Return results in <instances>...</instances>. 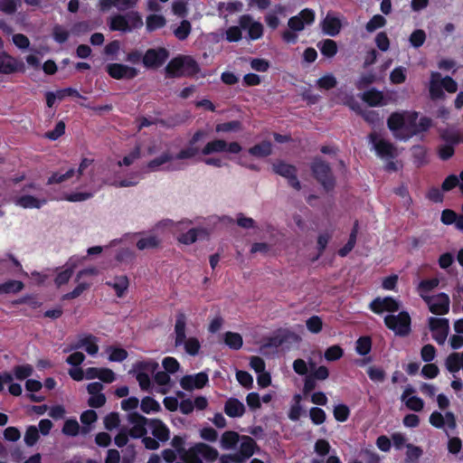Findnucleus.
I'll list each match as a JSON object with an SVG mask.
<instances>
[{
    "instance_id": "obj_53",
    "label": "nucleus",
    "mask_w": 463,
    "mask_h": 463,
    "mask_svg": "<svg viewBox=\"0 0 463 463\" xmlns=\"http://www.w3.org/2000/svg\"><path fill=\"white\" fill-rule=\"evenodd\" d=\"M160 244L159 239L155 235H150L146 238H141L137 242L138 250H143L146 249H155Z\"/></svg>"
},
{
    "instance_id": "obj_54",
    "label": "nucleus",
    "mask_w": 463,
    "mask_h": 463,
    "mask_svg": "<svg viewBox=\"0 0 463 463\" xmlns=\"http://www.w3.org/2000/svg\"><path fill=\"white\" fill-rule=\"evenodd\" d=\"M333 415L336 421L345 422L350 416V409L345 404H338L334 407Z\"/></svg>"
},
{
    "instance_id": "obj_4",
    "label": "nucleus",
    "mask_w": 463,
    "mask_h": 463,
    "mask_svg": "<svg viewBox=\"0 0 463 463\" xmlns=\"http://www.w3.org/2000/svg\"><path fill=\"white\" fill-rule=\"evenodd\" d=\"M143 19L137 11H129L125 14H117L109 18V27L111 31L130 33L143 26Z\"/></svg>"
},
{
    "instance_id": "obj_56",
    "label": "nucleus",
    "mask_w": 463,
    "mask_h": 463,
    "mask_svg": "<svg viewBox=\"0 0 463 463\" xmlns=\"http://www.w3.org/2000/svg\"><path fill=\"white\" fill-rule=\"evenodd\" d=\"M13 372L17 380L23 381L33 374V368L31 364H26L14 366Z\"/></svg>"
},
{
    "instance_id": "obj_21",
    "label": "nucleus",
    "mask_w": 463,
    "mask_h": 463,
    "mask_svg": "<svg viewBox=\"0 0 463 463\" xmlns=\"http://www.w3.org/2000/svg\"><path fill=\"white\" fill-rule=\"evenodd\" d=\"M341 27V21L337 17L332 16L330 14H327L321 22L322 31L325 34L329 36H336L340 33Z\"/></svg>"
},
{
    "instance_id": "obj_19",
    "label": "nucleus",
    "mask_w": 463,
    "mask_h": 463,
    "mask_svg": "<svg viewBox=\"0 0 463 463\" xmlns=\"http://www.w3.org/2000/svg\"><path fill=\"white\" fill-rule=\"evenodd\" d=\"M24 65L5 52H0V73L12 74L17 71H24Z\"/></svg>"
},
{
    "instance_id": "obj_1",
    "label": "nucleus",
    "mask_w": 463,
    "mask_h": 463,
    "mask_svg": "<svg viewBox=\"0 0 463 463\" xmlns=\"http://www.w3.org/2000/svg\"><path fill=\"white\" fill-rule=\"evenodd\" d=\"M418 117L416 111L392 112L387 118V127L397 139L407 141L432 127L430 118L424 116L417 121Z\"/></svg>"
},
{
    "instance_id": "obj_33",
    "label": "nucleus",
    "mask_w": 463,
    "mask_h": 463,
    "mask_svg": "<svg viewBox=\"0 0 463 463\" xmlns=\"http://www.w3.org/2000/svg\"><path fill=\"white\" fill-rule=\"evenodd\" d=\"M439 138L445 143L452 146H457L459 144L458 139V131L445 128L438 129Z\"/></svg>"
},
{
    "instance_id": "obj_34",
    "label": "nucleus",
    "mask_w": 463,
    "mask_h": 463,
    "mask_svg": "<svg viewBox=\"0 0 463 463\" xmlns=\"http://www.w3.org/2000/svg\"><path fill=\"white\" fill-rule=\"evenodd\" d=\"M439 279L436 278L429 279H422L417 288L419 295L421 297L423 300L425 298H430V296H428L427 294L432 291L434 288H436L439 286Z\"/></svg>"
},
{
    "instance_id": "obj_37",
    "label": "nucleus",
    "mask_w": 463,
    "mask_h": 463,
    "mask_svg": "<svg viewBox=\"0 0 463 463\" xmlns=\"http://www.w3.org/2000/svg\"><path fill=\"white\" fill-rule=\"evenodd\" d=\"M240 439L241 437L237 432L228 430L222 435L221 445L225 449H232L235 448Z\"/></svg>"
},
{
    "instance_id": "obj_31",
    "label": "nucleus",
    "mask_w": 463,
    "mask_h": 463,
    "mask_svg": "<svg viewBox=\"0 0 463 463\" xmlns=\"http://www.w3.org/2000/svg\"><path fill=\"white\" fill-rule=\"evenodd\" d=\"M166 25V19L162 14H152L146 16V29L148 33L155 32Z\"/></svg>"
},
{
    "instance_id": "obj_2",
    "label": "nucleus",
    "mask_w": 463,
    "mask_h": 463,
    "mask_svg": "<svg viewBox=\"0 0 463 463\" xmlns=\"http://www.w3.org/2000/svg\"><path fill=\"white\" fill-rule=\"evenodd\" d=\"M167 78L194 77L200 71L198 62L191 56L179 55L173 58L165 68Z\"/></svg>"
},
{
    "instance_id": "obj_51",
    "label": "nucleus",
    "mask_w": 463,
    "mask_h": 463,
    "mask_svg": "<svg viewBox=\"0 0 463 463\" xmlns=\"http://www.w3.org/2000/svg\"><path fill=\"white\" fill-rule=\"evenodd\" d=\"M75 175V169L70 168L65 173L59 172L52 173L48 178L47 184H61Z\"/></svg>"
},
{
    "instance_id": "obj_63",
    "label": "nucleus",
    "mask_w": 463,
    "mask_h": 463,
    "mask_svg": "<svg viewBox=\"0 0 463 463\" xmlns=\"http://www.w3.org/2000/svg\"><path fill=\"white\" fill-rule=\"evenodd\" d=\"M39 438V430L35 426L31 425L26 429L24 442L27 446H33L38 441Z\"/></svg>"
},
{
    "instance_id": "obj_32",
    "label": "nucleus",
    "mask_w": 463,
    "mask_h": 463,
    "mask_svg": "<svg viewBox=\"0 0 463 463\" xmlns=\"http://www.w3.org/2000/svg\"><path fill=\"white\" fill-rule=\"evenodd\" d=\"M241 442L240 445L239 450L241 452V455L246 456V458H250L255 453L256 449H259L256 441L250 436H241Z\"/></svg>"
},
{
    "instance_id": "obj_43",
    "label": "nucleus",
    "mask_w": 463,
    "mask_h": 463,
    "mask_svg": "<svg viewBox=\"0 0 463 463\" xmlns=\"http://www.w3.org/2000/svg\"><path fill=\"white\" fill-rule=\"evenodd\" d=\"M141 411L146 414L158 412L161 410L159 402L150 396L144 397L140 404Z\"/></svg>"
},
{
    "instance_id": "obj_58",
    "label": "nucleus",
    "mask_w": 463,
    "mask_h": 463,
    "mask_svg": "<svg viewBox=\"0 0 463 463\" xmlns=\"http://www.w3.org/2000/svg\"><path fill=\"white\" fill-rule=\"evenodd\" d=\"M409 41L411 46L420 48L426 41V33L422 29H416L410 35Z\"/></svg>"
},
{
    "instance_id": "obj_18",
    "label": "nucleus",
    "mask_w": 463,
    "mask_h": 463,
    "mask_svg": "<svg viewBox=\"0 0 463 463\" xmlns=\"http://www.w3.org/2000/svg\"><path fill=\"white\" fill-rule=\"evenodd\" d=\"M209 382L208 374L200 372L193 375H184L180 380L181 387L185 391H193L194 389H202Z\"/></svg>"
},
{
    "instance_id": "obj_44",
    "label": "nucleus",
    "mask_w": 463,
    "mask_h": 463,
    "mask_svg": "<svg viewBox=\"0 0 463 463\" xmlns=\"http://www.w3.org/2000/svg\"><path fill=\"white\" fill-rule=\"evenodd\" d=\"M174 159V156L169 153V152H164L163 154H161L159 156L150 160L148 163H147V167L151 170V171H156L159 169V167L168 162H170L171 160Z\"/></svg>"
},
{
    "instance_id": "obj_64",
    "label": "nucleus",
    "mask_w": 463,
    "mask_h": 463,
    "mask_svg": "<svg viewBox=\"0 0 463 463\" xmlns=\"http://www.w3.org/2000/svg\"><path fill=\"white\" fill-rule=\"evenodd\" d=\"M307 328L313 334H318L323 327V321L318 316H312L306 322Z\"/></svg>"
},
{
    "instance_id": "obj_8",
    "label": "nucleus",
    "mask_w": 463,
    "mask_h": 463,
    "mask_svg": "<svg viewBox=\"0 0 463 463\" xmlns=\"http://www.w3.org/2000/svg\"><path fill=\"white\" fill-rule=\"evenodd\" d=\"M272 170L288 180L289 186L297 191L301 189V184L298 179V169L295 165L286 163L283 160H277L272 164Z\"/></svg>"
},
{
    "instance_id": "obj_50",
    "label": "nucleus",
    "mask_w": 463,
    "mask_h": 463,
    "mask_svg": "<svg viewBox=\"0 0 463 463\" xmlns=\"http://www.w3.org/2000/svg\"><path fill=\"white\" fill-rule=\"evenodd\" d=\"M337 85L336 78L333 74H326L317 80V87L320 90H329Z\"/></svg>"
},
{
    "instance_id": "obj_57",
    "label": "nucleus",
    "mask_w": 463,
    "mask_h": 463,
    "mask_svg": "<svg viewBox=\"0 0 463 463\" xmlns=\"http://www.w3.org/2000/svg\"><path fill=\"white\" fill-rule=\"evenodd\" d=\"M385 24L386 19L381 14H375L367 22L365 29L368 33H373Z\"/></svg>"
},
{
    "instance_id": "obj_52",
    "label": "nucleus",
    "mask_w": 463,
    "mask_h": 463,
    "mask_svg": "<svg viewBox=\"0 0 463 463\" xmlns=\"http://www.w3.org/2000/svg\"><path fill=\"white\" fill-rule=\"evenodd\" d=\"M372 339L370 336H360L356 341L355 350L360 355H366L371 352Z\"/></svg>"
},
{
    "instance_id": "obj_6",
    "label": "nucleus",
    "mask_w": 463,
    "mask_h": 463,
    "mask_svg": "<svg viewBox=\"0 0 463 463\" xmlns=\"http://www.w3.org/2000/svg\"><path fill=\"white\" fill-rule=\"evenodd\" d=\"M310 169L316 180L327 192L332 191L335 186V179L328 163L319 157H316L311 163Z\"/></svg>"
},
{
    "instance_id": "obj_13",
    "label": "nucleus",
    "mask_w": 463,
    "mask_h": 463,
    "mask_svg": "<svg viewBox=\"0 0 463 463\" xmlns=\"http://www.w3.org/2000/svg\"><path fill=\"white\" fill-rule=\"evenodd\" d=\"M315 21V12L312 9L305 8L298 14L288 19V25L295 32L302 31L305 25L312 24Z\"/></svg>"
},
{
    "instance_id": "obj_30",
    "label": "nucleus",
    "mask_w": 463,
    "mask_h": 463,
    "mask_svg": "<svg viewBox=\"0 0 463 463\" xmlns=\"http://www.w3.org/2000/svg\"><path fill=\"white\" fill-rule=\"evenodd\" d=\"M248 152L255 157H267L272 153V144L269 141L264 140L250 147Z\"/></svg>"
},
{
    "instance_id": "obj_14",
    "label": "nucleus",
    "mask_w": 463,
    "mask_h": 463,
    "mask_svg": "<svg viewBox=\"0 0 463 463\" xmlns=\"http://www.w3.org/2000/svg\"><path fill=\"white\" fill-rule=\"evenodd\" d=\"M107 73L115 80H131L137 76L138 71L121 63H109L106 66Z\"/></svg>"
},
{
    "instance_id": "obj_5",
    "label": "nucleus",
    "mask_w": 463,
    "mask_h": 463,
    "mask_svg": "<svg viewBox=\"0 0 463 463\" xmlns=\"http://www.w3.org/2000/svg\"><path fill=\"white\" fill-rule=\"evenodd\" d=\"M443 89L449 93H455L458 90V84L450 76L441 77L438 71L430 73L429 86L430 96L432 99H442L445 97Z\"/></svg>"
},
{
    "instance_id": "obj_27",
    "label": "nucleus",
    "mask_w": 463,
    "mask_h": 463,
    "mask_svg": "<svg viewBox=\"0 0 463 463\" xmlns=\"http://www.w3.org/2000/svg\"><path fill=\"white\" fill-rule=\"evenodd\" d=\"M445 366L449 373H458L460 369L463 370V352L451 353L445 360Z\"/></svg>"
},
{
    "instance_id": "obj_42",
    "label": "nucleus",
    "mask_w": 463,
    "mask_h": 463,
    "mask_svg": "<svg viewBox=\"0 0 463 463\" xmlns=\"http://www.w3.org/2000/svg\"><path fill=\"white\" fill-rule=\"evenodd\" d=\"M198 447V443H196L188 449H186L181 456V458L185 463H203Z\"/></svg>"
},
{
    "instance_id": "obj_49",
    "label": "nucleus",
    "mask_w": 463,
    "mask_h": 463,
    "mask_svg": "<svg viewBox=\"0 0 463 463\" xmlns=\"http://www.w3.org/2000/svg\"><path fill=\"white\" fill-rule=\"evenodd\" d=\"M93 163L94 160L91 158H83L81 162L80 163V165L77 170H75V175L77 174V177L80 178L81 176H84L86 175H90V177L93 175Z\"/></svg>"
},
{
    "instance_id": "obj_61",
    "label": "nucleus",
    "mask_w": 463,
    "mask_h": 463,
    "mask_svg": "<svg viewBox=\"0 0 463 463\" xmlns=\"http://www.w3.org/2000/svg\"><path fill=\"white\" fill-rule=\"evenodd\" d=\"M406 448V461L416 463L418 459L422 456L423 450L420 447L414 446L411 443L407 444Z\"/></svg>"
},
{
    "instance_id": "obj_39",
    "label": "nucleus",
    "mask_w": 463,
    "mask_h": 463,
    "mask_svg": "<svg viewBox=\"0 0 463 463\" xmlns=\"http://www.w3.org/2000/svg\"><path fill=\"white\" fill-rule=\"evenodd\" d=\"M158 363L154 360H144L138 361L133 365V372L137 373L138 372H146L147 373H155L158 368Z\"/></svg>"
},
{
    "instance_id": "obj_47",
    "label": "nucleus",
    "mask_w": 463,
    "mask_h": 463,
    "mask_svg": "<svg viewBox=\"0 0 463 463\" xmlns=\"http://www.w3.org/2000/svg\"><path fill=\"white\" fill-rule=\"evenodd\" d=\"M241 129V122L239 120H232L228 122L219 123L215 127L217 133L237 132Z\"/></svg>"
},
{
    "instance_id": "obj_29",
    "label": "nucleus",
    "mask_w": 463,
    "mask_h": 463,
    "mask_svg": "<svg viewBox=\"0 0 463 463\" xmlns=\"http://www.w3.org/2000/svg\"><path fill=\"white\" fill-rule=\"evenodd\" d=\"M383 93L374 88L363 93L362 99L370 107H377L383 105Z\"/></svg>"
},
{
    "instance_id": "obj_16",
    "label": "nucleus",
    "mask_w": 463,
    "mask_h": 463,
    "mask_svg": "<svg viewBox=\"0 0 463 463\" xmlns=\"http://www.w3.org/2000/svg\"><path fill=\"white\" fill-rule=\"evenodd\" d=\"M369 139L379 156L388 158H394L396 156V148L393 144L384 139H380L375 132L369 135Z\"/></svg>"
},
{
    "instance_id": "obj_38",
    "label": "nucleus",
    "mask_w": 463,
    "mask_h": 463,
    "mask_svg": "<svg viewBox=\"0 0 463 463\" xmlns=\"http://www.w3.org/2000/svg\"><path fill=\"white\" fill-rule=\"evenodd\" d=\"M411 150L413 162L417 165V166H421L427 164V149L424 146L415 145L411 147Z\"/></svg>"
},
{
    "instance_id": "obj_7",
    "label": "nucleus",
    "mask_w": 463,
    "mask_h": 463,
    "mask_svg": "<svg viewBox=\"0 0 463 463\" xmlns=\"http://www.w3.org/2000/svg\"><path fill=\"white\" fill-rule=\"evenodd\" d=\"M385 326L401 337H405L411 331V318L407 311H401L398 315H387L384 319Z\"/></svg>"
},
{
    "instance_id": "obj_40",
    "label": "nucleus",
    "mask_w": 463,
    "mask_h": 463,
    "mask_svg": "<svg viewBox=\"0 0 463 463\" xmlns=\"http://www.w3.org/2000/svg\"><path fill=\"white\" fill-rule=\"evenodd\" d=\"M224 343L232 350H239L243 345L242 336L239 333L227 332L224 335Z\"/></svg>"
},
{
    "instance_id": "obj_36",
    "label": "nucleus",
    "mask_w": 463,
    "mask_h": 463,
    "mask_svg": "<svg viewBox=\"0 0 463 463\" xmlns=\"http://www.w3.org/2000/svg\"><path fill=\"white\" fill-rule=\"evenodd\" d=\"M321 53L326 58H332L337 53V44L334 40L325 39L317 43Z\"/></svg>"
},
{
    "instance_id": "obj_12",
    "label": "nucleus",
    "mask_w": 463,
    "mask_h": 463,
    "mask_svg": "<svg viewBox=\"0 0 463 463\" xmlns=\"http://www.w3.org/2000/svg\"><path fill=\"white\" fill-rule=\"evenodd\" d=\"M429 307L430 311L434 315H446L449 311V298L446 293H439L424 300Z\"/></svg>"
},
{
    "instance_id": "obj_11",
    "label": "nucleus",
    "mask_w": 463,
    "mask_h": 463,
    "mask_svg": "<svg viewBox=\"0 0 463 463\" xmlns=\"http://www.w3.org/2000/svg\"><path fill=\"white\" fill-rule=\"evenodd\" d=\"M206 132L204 130L199 129L194 132V134L192 136V137L188 141V145L186 147L182 148L175 156L174 158L178 160H184V159H192L195 157L199 153L200 149L196 146V144L202 140L203 137H205Z\"/></svg>"
},
{
    "instance_id": "obj_62",
    "label": "nucleus",
    "mask_w": 463,
    "mask_h": 463,
    "mask_svg": "<svg viewBox=\"0 0 463 463\" xmlns=\"http://www.w3.org/2000/svg\"><path fill=\"white\" fill-rule=\"evenodd\" d=\"M390 80L392 84H402L406 80V69L402 66L394 68L390 73Z\"/></svg>"
},
{
    "instance_id": "obj_55",
    "label": "nucleus",
    "mask_w": 463,
    "mask_h": 463,
    "mask_svg": "<svg viewBox=\"0 0 463 463\" xmlns=\"http://www.w3.org/2000/svg\"><path fill=\"white\" fill-rule=\"evenodd\" d=\"M108 352H109V360L111 362H123L128 355L127 350L121 347L109 346Z\"/></svg>"
},
{
    "instance_id": "obj_3",
    "label": "nucleus",
    "mask_w": 463,
    "mask_h": 463,
    "mask_svg": "<svg viewBox=\"0 0 463 463\" xmlns=\"http://www.w3.org/2000/svg\"><path fill=\"white\" fill-rule=\"evenodd\" d=\"M186 316L183 312H178L175 317V345H184L185 352L192 356H196L201 349V344L196 337L186 338Z\"/></svg>"
},
{
    "instance_id": "obj_25",
    "label": "nucleus",
    "mask_w": 463,
    "mask_h": 463,
    "mask_svg": "<svg viewBox=\"0 0 463 463\" xmlns=\"http://www.w3.org/2000/svg\"><path fill=\"white\" fill-rule=\"evenodd\" d=\"M106 285L115 290L118 298H123L129 287V279L126 275L116 276L113 280L107 281Z\"/></svg>"
},
{
    "instance_id": "obj_23",
    "label": "nucleus",
    "mask_w": 463,
    "mask_h": 463,
    "mask_svg": "<svg viewBox=\"0 0 463 463\" xmlns=\"http://www.w3.org/2000/svg\"><path fill=\"white\" fill-rule=\"evenodd\" d=\"M224 412L231 418L241 417L245 412V406L237 398H229L224 404Z\"/></svg>"
},
{
    "instance_id": "obj_24",
    "label": "nucleus",
    "mask_w": 463,
    "mask_h": 463,
    "mask_svg": "<svg viewBox=\"0 0 463 463\" xmlns=\"http://www.w3.org/2000/svg\"><path fill=\"white\" fill-rule=\"evenodd\" d=\"M149 426L152 430V434L160 441H166L169 439V429L167 426L159 419H151L149 420Z\"/></svg>"
},
{
    "instance_id": "obj_60",
    "label": "nucleus",
    "mask_w": 463,
    "mask_h": 463,
    "mask_svg": "<svg viewBox=\"0 0 463 463\" xmlns=\"http://www.w3.org/2000/svg\"><path fill=\"white\" fill-rule=\"evenodd\" d=\"M309 417L313 424L320 425L326 420V414L325 411L319 407H312L309 410Z\"/></svg>"
},
{
    "instance_id": "obj_9",
    "label": "nucleus",
    "mask_w": 463,
    "mask_h": 463,
    "mask_svg": "<svg viewBox=\"0 0 463 463\" xmlns=\"http://www.w3.org/2000/svg\"><path fill=\"white\" fill-rule=\"evenodd\" d=\"M169 52L165 47L150 48L142 58L144 66L147 69H157L168 59Z\"/></svg>"
},
{
    "instance_id": "obj_48",
    "label": "nucleus",
    "mask_w": 463,
    "mask_h": 463,
    "mask_svg": "<svg viewBox=\"0 0 463 463\" xmlns=\"http://www.w3.org/2000/svg\"><path fill=\"white\" fill-rule=\"evenodd\" d=\"M78 285L74 288V289L71 292H68L64 295H62L61 299L62 300H71L80 297L85 290L89 289L91 286V283L85 282V281H79L77 282Z\"/></svg>"
},
{
    "instance_id": "obj_10",
    "label": "nucleus",
    "mask_w": 463,
    "mask_h": 463,
    "mask_svg": "<svg viewBox=\"0 0 463 463\" xmlns=\"http://www.w3.org/2000/svg\"><path fill=\"white\" fill-rule=\"evenodd\" d=\"M429 327L432 332L433 339L439 345H443L448 337L449 331V319L444 317H430L429 318Z\"/></svg>"
},
{
    "instance_id": "obj_46",
    "label": "nucleus",
    "mask_w": 463,
    "mask_h": 463,
    "mask_svg": "<svg viewBox=\"0 0 463 463\" xmlns=\"http://www.w3.org/2000/svg\"><path fill=\"white\" fill-rule=\"evenodd\" d=\"M192 31V24L188 20H182L179 26L174 30V35L179 41H184L188 38Z\"/></svg>"
},
{
    "instance_id": "obj_26",
    "label": "nucleus",
    "mask_w": 463,
    "mask_h": 463,
    "mask_svg": "<svg viewBox=\"0 0 463 463\" xmlns=\"http://www.w3.org/2000/svg\"><path fill=\"white\" fill-rule=\"evenodd\" d=\"M188 118V115L175 113L165 118H156V122L158 125L166 128H174L177 126L184 124Z\"/></svg>"
},
{
    "instance_id": "obj_20",
    "label": "nucleus",
    "mask_w": 463,
    "mask_h": 463,
    "mask_svg": "<svg viewBox=\"0 0 463 463\" xmlns=\"http://www.w3.org/2000/svg\"><path fill=\"white\" fill-rule=\"evenodd\" d=\"M80 260L76 257L69 259L64 266V269L60 271L55 277L54 282L57 287H61L69 282Z\"/></svg>"
},
{
    "instance_id": "obj_15",
    "label": "nucleus",
    "mask_w": 463,
    "mask_h": 463,
    "mask_svg": "<svg viewBox=\"0 0 463 463\" xmlns=\"http://www.w3.org/2000/svg\"><path fill=\"white\" fill-rule=\"evenodd\" d=\"M369 307L375 314H382L384 311L393 313L400 309V303L392 297H378L370 303Z\"/></svg>"
},
{
    "instance_id": "obj_59",
    "label": "nucleus",
    "mask_w": 463,
    "mask_h": 463,
    "mask_svg": "<svg viewBox=\"0 0 463 463\" xmlns=\"http://www.w3.org/2000/svg\"><path fill=\"white\" fill-rule=\"evenodd\" d=\"M61 431L64 435L75 437L79 434L80 425L76 420L69 419L65 420Z\"/></svg>"
},
{
    "instance_id": "obj_17",
    "label": "nucleus",
    "mask_w": 463,
    "mask_h": 463,
    "mask_svg": "<svg viewBox=\"0 0 463 463\" xmlns=\"http://www.w3.org/2000/svg\"><path fill=\"white\" fill-rule=\"evenodd\" d=\"M429 421L437 429H443L445 425L450 430H454L457 428V419L452 411H447L445 415H442L441 412L435 411L430 414Z\"/></svg>"
},
{
    "instance_id": "obj_22",
    "label": "nucleus",
    "mask_w": 463,
    "mask_h": 463,
    "mask_svg": "<svg viewBox=\"0 0 463 463\" xmlns=\"http://www.w3.org/2000/svg\"><path fill=\"white\" fill-rule=\"evenodd\" d=\"M97 337L93 335H88L80 338L75 345L71 346L69 350L80 349L85 347V351L90 354L95 355L99 352V345H97Z\"/></svg>"
},
{
    "instance_id": "obj_45",
    "label": "nucleus",
    "mask_w": 463,
    "mask_h": 463,
    "mask_svg": "<svg viewBox=\"0 0 463 463\" xmlns=\"http://www.w3.org/2000/svg\"><path fill=\"white\" fill-rule=\"evenodd\" d=\"M24 285L20 280L11 279L0 284V294L17 293L24 288Z\"/></svg>"
},
{
    "instance_id": "obj_41",
    "label": "nucleus",
    "mask_w": 463,
    "mask_h": 463,
    "mask_svg": "<svg viewBox=\"0 0 463 463\" xmlns=\"http://www.w3.org/2000/svg\"><path fill=\"white\" fill-rule=\"evenodd\" d=\"M198 446L201 458H204L208 462H213L217 459L219 453L216 449L203 442H199Z\"/></svg>"
},
{
    "instance_id": "obj_35",
    "label": "nucleus",
    "mask_w": 463,
    "mask_h": 463,
    "mask_svg": "<svg viewBox=\"0 0 463 463\" xmlns=\"http://www.w3.org/2000/svg\"><path fill=\"white\" fill-rule=\"evenodd\" d=\"M226 141L222 139H214L208 142L202 149L203 156H209L214 153H222L225 151Z\"/></svg>"
},
{
    "instance_id": "obj_28",
    "label": "nucleus",
    "mask_w": 463,
    "mask_h": 463,
    "mask_svg": "<svg viewBox=\"0 0 463 463\" xmlns=\"http://www.w3.org/2000/svg\"><path fill=\"white\" fill-rule=\"evenodd\" d=\"M46 203L45 199H38L28 194L20 196L16 201V204L24 209H40Z\"/></svg>"
}]
</instances>
